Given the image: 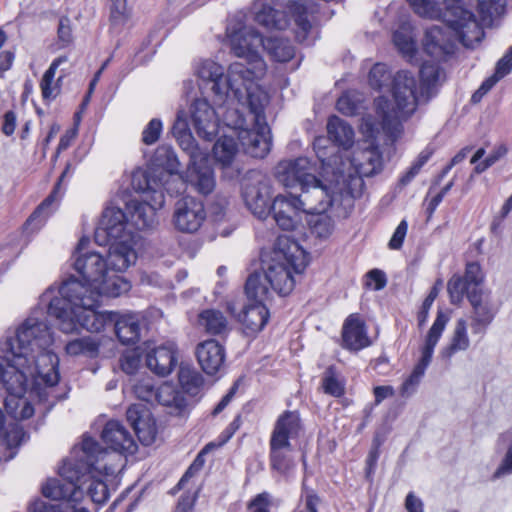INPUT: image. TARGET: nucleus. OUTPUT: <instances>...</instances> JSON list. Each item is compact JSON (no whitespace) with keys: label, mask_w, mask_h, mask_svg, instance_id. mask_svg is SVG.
Instances as JSON below:
<instances>
[{"label":"nucleus","mask_w":512,"mask_h":512,"mask_svg":"<svg viewBox=\"0 0 512 512\" xmlns=\"http://www.w3.org/2000/svg\"><path fill=\"white\" fill-rule=\"evenodd\" d=\"M322 388L326 394L334 397H340L344 394V385L336 377L335 369L333 367L327 368L324 372Z\"/></svg>","instance_id":"50"},{"label":"nucleus","mask_w":512,"mask_h":512,"mask_svg":"<svg viewBox=\"0 0 512 512\" xmlns=\"http://www.w3.org/2000/svg\"><path fill=\"white\" fill-rule=\"evenodd\" d=\"M65 350L68 355H85L94 357L99 350V343L93 337H82L67 343Z\"/></svg>","instance_id":"47"},{"label":"nucleus","mask_w":512,"mask_h":512,"mask_svg":"<svg viewBox=\"0 0 512 512\" xmlns=\"http://www.w3.org/2000/svg\"><path fill=\"white\" fill-rule=\"evenodd\" d=\"M327 134L336 145L348 149L354 143V130L350 124L338 116H331L327 122Z\"/></svg>","instance_id":"36"},{"label":"nucleus","mask_w":512,"mask_h":512,"mask_svg":"<svg viewBox=\"0 0 512 512\" xmlns=\"http://www.w3.org/2000/svg\"><path fill=\"white\" fill-rule=\"evenodd\" d=\"M392 78L391 72L385 64H375L369 73V84L374 89L386 86Z\"/></svg>","instance_id":"53"},{"label":"nucleus","mask_w":512,"mask_h":512,"mask_svg":"<svg viewBox=\"0 0 512 512\" xmlns=\"http://www.w3.org/2000/svg\"><path fill=\"white\" fill-rule=\"evenodd\" d=\"M153 161L156 166L163 168L170 175L177 173L180 167L178 158L169 145L159 146L155 151Z\"/></svg>","instance_id":"46"},{"label":"nucleus","mask_w":512,"mask_h":512,"mask_svg":"<svg viewBox=\"0 0 512 512\" xmlns=\"http://www.w3.org/2000/svg\"><path fill=\"white\" fill-rule=\"evenodd\" d=\"M415 13L423 17L434 18L440 16L432 0H407Z\"/></svg>","instance_id":"56"},{"label":"nucleus","mask_w":512,"mask_h":512,"mask_svg":"<svg viewBox=\"0 0 512 512\" xmlns=\"http://www.w3.org/2000/svg\"><path fill=\"white\" fill-rule=\"evenodd\" d=\"M213 157L222 168L230 167L238 153V144L233 135H224L213 146Z\"/></svg>","instance_id":"40"},{"label":"nucleus","mask_w":512,"mask_h":512,"mask_svg":"<svg viewBox=\"0 0 512 512\" xmlns=\"http://www.w3.org/2000/svg\"><path fill=\"white\" fill-rule=\"evenodd\" d=\"M469 302L473 308L472 330L474 334L484 333L493 321L497 309L494 307L490 295L482 289L469 293Z\"/></svg>","instance_id":"21"},{"label":"nucleus","mask_w":512,"mask_h":512,"mask_svg":"<svg viewBox=\"0 0 512 512\" xmlns=\"http://www.w3.org/2000/svg\"><path fill=\"white\" fill-rule=\"evenodd\" d=\"M269 494H258L248 505V512H270Z\"/></svg>","instance_id":"64"},{"label":"nucleus","mask_w":512,"mask_h":512,"mask_svg":"<svg viewBox=\"0 0 512 512\" xmlns=\"http://www.w3.org/2000/svg\"><path fill=\"white\" fill-rule=\"evenodd\" d=\"M206 218L204 204L194 197L186 196L175 203L173 213L174 227L184 233H194Z\"/></svg>","instance_id":"16"},{"label":"nucleus","mask_w":512,"mask_h":512,"mask_svg":"<svg viewBox=\"0 0 512 512\" xmlns=\"http://www.w3.org/2000/svg\"><path fill=\"white\" fill-rule=\"evenodd\" d=\"M441 76V70L438 65L425 63L420 69V78L422 82V89L427 92L435 86Z\"/></svg>","instance_id":"54"},{"label":"nucleus","mask_w":512,"mask_h":512,"mask_svg":"<svg viewBox=\"0 0 512 512\" xmlns=\"http://www.w3.org/2000/svg\"><path fill=\"white\" fill-rule=\"evenodd\" d=\"M512 474V443L508 447L500 465L493 474L494 478H501L502 476Z\"/></svg>","instance_id":"63"},{"label":"nucleus","mask_w":512,"mask_h":512,"mask_svg":"<svg viewBox=\"0 0 512 512\" xmlns=\"http://www.w3.org/2000/svg\"><path fill=\"white\" fill-rule=\"evenodd\" d=\"M245 292L249 301L265 303L272 296L269 283L264 280V272L251 274L245 285Z\"/></svg>","instance_id":"41"},{"label":"nucleus","mask_w":512,"mask_h":512,"mask_svg":"<svg viewBox=\"0 0 512 512\" xmlns=\"http://www.w3.org/2000/svg\"><path fill=\"white\" fill-rule=\"evenodd\" d=\"M186 178L188 184L202 195L210 194L216 185L214 171L208 157L189 163Z\"/></svg>","instance_id":"25"},{"label":"nucleus","mask_w":512,"mask_h":512,"mask_svg":"<svg viewBox=\"0 0 512 512\" xmlns=\"http://www.w3.org/2000/svg\"><path fill=\"white\" fill-rule=\"evenodd\" d=\"M483 281V274L481 267L476 262H470L466 265L464 276L453 275L447 283V290L450 297V302L459 305L464 296L472 291H479V287Z\"/></svg>","instance_id":"20"},{"label":"nucleus","mask_w":512,"mask_h":512,"mask_svg":"<svg viewBox=\"0 0 512 512\" xmlns=\"http://www.w3.org/2000/svg\"><path fill=\"white\" fill-rule=\"evenodd\" d=\"M300 191L297 197L306 214L325 213L340 198L339 193L322 184L317 177Z\"/></svg>","instance_id":"17"},{"label":"nucleus","mask_w":512,"mask_h":512,"mask_svg":"<svg viewBox=\"0 0 512 512\" xmlns=\"http://www.w3.org/2000/svg\"><path fill=\"white\" fill-rule=\"evenodd\" d=\"M57 34L62 47H66L72 42L71 21L68 17L60 18Z\"/></svg>","instance_id":"61"},{"label":"nucleus","mask_w":512,"mask_h":512,"mask_svg":"<svg viewBox=\"0 0 512 512\" xmlns=\"http://www.w3.org/2000/svg\"><path fill=\"white\" fill-rule=\"evenodd\" d=\"M179 382L188 393H196L203 384V377L195 369L189 366H181L179 370Z\"/></svg>","instance_id":"48"},{"label":"nucleus","mask_w":512,"mask_h":512,"mask_svg":"<svg viewBox=\"0 0 512 512\" xmlns=\"http://www.w3.org/2000/svg\"><path fill=\"white\" fill-rule=\"evenodd\" d=\"M470 346V339L467 332V322L460 318L456 321L450 342L441 350V356L450 359L454 354L466 351Z\"/></svg>","instance_id":"38"},{"label":"nucleus","mask_w":512,"mask_h":512,"mask_svg":"<svg viewBox=\"0 0 512 512\" xmlns=\"http://www.w3.org/2000/svg\"><path fill=\"white\" fill-rule=\"evenodd\" d=\"M113 324L116 335L123 344H134L139 340L141 327L137 315L127 314L118 318L115 316Z\"/></svg>","instance_id":"37"},{"label":"nucleus","mask_w":512,"mask_h":512,"mask_svg":"<svg viewBox=\"0 0 512 512\" xmlns=\"http://www.w3.org/2000/svg\"><path fill=\"white\" fill-rule=\"evenodd\" d=\"M178 362L177 348L174 343H167L150 349L146 354L147 367L158 376H167Z\"/></svg>","instance_id":"24"},{"label":"nucleus","mask_w":512,"mask_h":512,"mask_svg":"<svg viewBox=\"0 0 512 512\" xmlns=\"http://www.w3.org/2000/svg\"><path fill=\"white\" fill-rule=\"evenodd\" d=\"M343 347L351 351H359L371 345L364 321L357 315L351 314L342 328Z\"/></svg>","instance_id":"26"},{"label":"nucleus","mask_w":512,"mask_h":512,"mask_svg":"<svg viewBox=\"0 0 512 512\" xmlns=\"http://www.w3.org/2000/svg\"><path fill=\"white\" fill-rule=\"evenodd\" d=\"M24 436L22 427L17 423L10 424L8 429L4 428V414L0 410V447L16 448L21 444Z\"/></svg>","instance_id":"45"},{"label":"nucleus","mask_w":512,"mask_h":512,"mask_svg":"<svg viewBox=\"0 0 512 512\" xmlns=\"http://www.w3.org/2000/svg\"><path fill=\"white\" fill-rule=\"evenodd\" d=\"M302 430L300 415L297 411H285L277 419L271 439L281 443H291Z\"/></svg>","instance_id":"28"},{"label":"nucleus","mask_w":512,"mask_h":512,"mask_svg":"<svg viewBox=\"0 0 512 512\" xmlns=\"http://www.w3.org/2000/svg\"><path fill=\"white\" fill-rule=\"evenodd\" d=\"M95 308L96 307L85 308L83 311H80V313H76L72 316V318L77 319L73 332L78 331L79 328H84L90 332H100L107 325L113 324L115 320V314L113 312L97 311Z\"/></svg>","instance_id":"29"},{"label":"nucleus","mask_w":512,"mask_h":512,"mask_svg":"<svg viewBox=\"0 0 512 512\" xmlns=\"http://www.w3.org/2000/svg\"><path fill=\"white\" fill-rule=\"evenodd\" d=\"M67 60L68 58L66 56H60L54 59L49 68L45 71L40 82L41 93L44 100H52L57 96L58 85L54 84V77L57 68L62 63L67 62Z\"/></svg>","instance_id":"44"},{"label":"nucleus","mask_w":512,"mask_h":512,"mask_svg":"<svg viewBox=\"0 0 512 512\" xmlns=\"http://www.w3.org/2000/svg\"><path fill=\"white\" fill-rule=\"evenodd\" d=\"M230 28H234L235 30H238L239 34H241V36H243V38L241 39V45L244 47L245 46L248 47V45L252 43V38H254V36H257L260 39V43H259V45L252 47L251 54L252 53L256 54V56L263 59L260 56L258 49L260 47H263L264 39H263L262 35L254 27L245 25L242 22V16H239L238 19L230 21L226 28V33H227V38L229 40V44L231 45V36H230L231 31H229Z\"/></svg>","instance_id":"42"},{"label":"nucleus","mask_w":512,"mask_h":512,"mask_svg":"<svg viewBox=\"0 0 512 512\" xmlns=\"http://www.w3.org/2000/svg\"><path fill=\"white\" fill-rule=\"evenodd\" d=\"M309 220L312 234L319 238H327L333 231L332 219L324 213H315Z\"/></svg>","instance_id":"49"},{"label":"nucleus","mask_w":512,"mask_h":512,"mask_svg":"<svg viewBox=\"0 0 512 512\" xmlns=\"http://www.w3.org/2000/svg\"><path fill=\"white\" fill-rule=\"evenodd\" d=\"M61 479H49L42 486V494L46 498L60 501L67 500L78 502L81 500V491L77 486L80 480L78 464L72 459L63 462L59 468Z\"/></svg>","instance_id":"12"},{"label":"nucleus","mask_w":512,"mask_h":512,"mask_svg":"<svg viewBox=\"0 0 512 512\" xmlns=\"http://www.w3.org/2000/svg\"><path fill=\"white\" fill-rule=\"evenodd\" d=\"M130 214V224L139 230L152 229L158 221L156 208L147 202L132 200L127 206Z\"/></svg>","instance_id":"34"},{"label":"nucleus","mask_w":512,"mask_h":512,"mask_svg":"<svg viewBox=\"0 0 512 512\" xmlns=\"http://www.w3.org/2000/svg\"><path fill=\"white\" fill-rule=\"evenodd\" d=\"M292 444L270 440V465L272 470L288 477L295 467Z\"/></svg>","instance_id":"32"},{"label":"nucleus","mask_w":512,"mask_h":512,"mask_svg":"<svg viewBox=\"0 0 512 512\" xmlns=\"http://www.w3.org/2000/svg\"><path fill=\"white\" fill-rule=\"evenodd\" d=\"M307 266V256L299 244L287 236L277 239L271 260L264 270V280L272 292L286 296L295 286L294 273H302Z\"/></svg>","instance_id":"7"},{"label":"nucleus","mask_w":512,"mask_h":512,"mask_svg":"<svg viewBox=\"0 0 512 512\" xmlns=\"http://www.w3.org/2000/svg\"><path fill=\"white\" fill-rule=\"evenodd\" d=\"M242 197L246 207L259 219L270 214V180L259 172H250L242 183Z\"/></svg>","instance_id":"13"},{"label":"nucleus","mask_w":512,"mask_h":512,"mask_svg":"<svg viewBox=\"0 0 512 512\" xmlns=\"http://www.w3.org/2000/svg\"><path fill=\"white\" fill-rule=\"evenodd\" d=\"M134 393L139 399L151 402L155 400L156 390L150 379H144L134 385Z\"/></svg>","instance_id":"58"},{"label":"nucleus","mask_w":512,"mask_h":512,"mask_svg":"<svg viewBox=\"0 0 512 512\" xmlns=\"http://www.w3.org/2000/svg\"><path fill=\"white\" fill-rule=\"evenodd\" d=\"M146 412L147 411L143 405L133 404L127 409L126 416L139 440L144 445H150L155 440L156 430L154 426L148 424L144 419Z\"/></svg>","instance_id":"33"},{"label":"nucleus","mask_w":512,"mask_h":512,"mask_svg":"<svg viewBox=\"0 0 512 512\" xmlns=\"http://www.w3.org/2000/svg\"><path fill=\"white\" fill-rule=\"evenodd\" d=\"M199 326L211 335H223L228 332V319L217 309L203 310L198 317Z\"/></svg>","instance_id":"39"},{"label":"nucleus","mask_w":512,"mask_h":512,"mask_svg":"<svg viewBox=\"0 0 512 512\" xmlns=\"http://www.w3.org/2000/svg\"><path fill=\"white\" fill-rule=\"evenodd\" d=\"M269 312L265 303L253 302L246 305L240 315V321L247 335L252 336L260 332L266 325Z\"/></svg>","instance_id":"30"},{"label":"nucleus","mask_w":512,"mask_h":512,"mask_svg":"<svg viewBox=\"0 0 512 512\" xmlns=\"http://www.w3.org/2000/svg\"><path fill=\"white\" fill-rule=\"evenodd\" d=\"M263 48L270 57L278 62H287L294 57L295 49L287 39L267 38L264 40Z\"/></svg>","instance_id":"43"},{"label":"nucleus","mask_w":512,"mask_h":512,"mask_svg":"<svg viewBox=\"0 0 512 512\" xmlns=\"http://www.w3.org/2000/svg\"><path fill=\"white\" fill-rule=\"evenodd\" d=\"M162 122L159 119H152L142 132V141L146 145L156 143L162 133Z\"/></svg>","instance_id":"57"},{"label":"nucleus","mask_w":512,"mask_h":512,"mask_svg":"<svg viewBox=\"0 0 512 512\" xmlns=\"http://www.w3.org/2000/svg\"><path fill=\"white\" fill-rule=\"evenodd\" d=\"M101 438L110 449L120 454H133L137 450L133 435L118 420H110L106 423Z\"/></svg>","instance_id":"22"},{"label":"nucleus","mask_w":512,"mask_h":512,"mask_svg":"<svg viewBox=\"0 0 512 512\" xmlns=\"http://www.w3.org/2000/svg\"><path fill=\"white\" fill-rule=\"evenodd\" d=\"M191 124L196 134L206 141H212L218 133L219 118L207 99L197 98L190 105Z\"/></svg>","instance_id":"18"},{"label":"nucleus","mask_w":512,"mask_h":512,"mask_svg":"<svg viewBox=\"0 0 512 512\" xmlns=\"http://www.w3.org/2000/svg\"><path fill=\"white\" fill-rule=\"evenodd\" d=\"M53 334L45 320L28 317L0 342V383L9 396L5 409L15 420L29 419L35 409L23 397L29 383L40 379L48 387L59 381L57 355L51 350Z\"/></svg>","instance_id":"1"},{"label":"nucleus","mask_w":512,"mask_h":512,"mask_svg":"<svg viewBox=\"0 0 512 512\" xmlns=\"http://www.w3.org/2000/svg\"><path fill=\"white\" fill-rule=\"evenodd\" d=\"M393 41L399 50L404 54H410L414 50L412 37L405 32L396 31L393 34Z\"/></svg>","instance_id":"62"},{"label":"nucleus","mask_w":512,"mask_h":512,"mask_svg":"<svg viewBox=\"0 0 512 512\" xmlns=\"http://www.w3.org/2000/svg\"><path fill=\"white\" fill-rule=\"evenodd\" d=\"M88 239L82 238L74 257V268L83 277L85 282L91 283L96 289H100L103 295L119 297L127 293L131 284L124 277L111 273L107 260L98 252L84 251Z\"/></svg>","instance_id":"9"},{"label":"nucleus","mask_w":512,"mask_h":512,"mask_svg":"<svg viewBox=\"0 0 512 512\" xmlns=\"http://www.w3.org/2000/svg\"><path fill=\"white\" fill-rule=\"evenodd\" d=\"M448 322V317L443 312H438L437 317L429 329L423 346L420 349L421 356L415 364L410 375L404 380L400 387L402 397H410L414 394L431 363L434 348L437 345Z\"/></svg>","instance_id":"11"},{"label":"nucleus","mask_w":512,"mask_h":512,"mask_svg":"<svg viewBox=\"0 0 512 512\" xmlns=\"http://www.w3.org/2000/svg\"><path fill=\"white\" fill-rule=\"evenodd\" d=\"M268 102V94L256 87L248 90L244 103L222 112L224 124L234 131L245 152L255 158H264L271 148L270 129L264 117Z\"/></svg>","instance_id":"3"},{"label":"nucleus","mask_w":512,"mask_h":512,"mask_svg":"<svg viewBox=\"0 0 512 512\" xmlns=\"http://www.w3.org/2000/svg\"><path fill=\"white\" fill-rule=\"evenodd\" d=\"M252 13L254 21L268 30H285L293 20L297 40H308L312 25L299 0H255Z\"/></svg>","instance_id":"8"},{"label":"nucleus","mask_w":512,"mask_h":512,"mask_svg":"<svg viewBox=\"0 0 512 512\" xmlns=\"http://www.w3.org/2000/svg\"><path fill=\"white\" fill-rule=\"evenodd\" d=\"M441 17L445 26H432L426 30L423 47L427 54L436 60H446L456 48L455 39L466 47L479 43L483 30L475 16L464 9L461 0H444Z\"/></svg>","instance_id":"4"},{"label":"nucleus","mask_w":512,"mask_h":512,"mask_svg":"<svg viewBox=\"0 0 512 512\" xmlns=\"http://www.w3.org/2000/svg\"><path fill=\"white\" fill-rule=\"evenodd\" d=\"M297 195H277L271 204L270 213L276 224L283 230H294L302 221L305 213Z\"/></svg>","instance_id":"19"},{"label":"nucleus","mask_w":512,"mask_h":512,"mask_svg":"<svg viewBox=\"0 0 512 512\" xmlns=\"http://www.w3.org/2000/svg\"><path fill=\"white\" fill-rule=\"evenodd\" d=\"M326 139L324 137L316 138L314 141V150L316 152L318 160L321 162L322 169L325 173L327 172L328 168H332L333 171H337L338 173H343L344 171L338 167H334L337 164V157L336 156H327V153L325 151V143Z\"/></svg>","instance_id":"51"},{"label":"nucleus","mask_w":512,"mask_h":512,"mask_svg":"<svg viewBox=\"0 0 512 512\" xmlns=\"http://www.w3.org/2000/svg\"><path fill=\"white\" fill-rule=\"evenodd\" d=\"M111 21L113 24H122L126 21L127 8L126 0H111Z\"/></svg>","instance_id":"59"},{"label":"nucleus","mask_w":512,"mask_h":512,"mask_svg":"<svg viewBox=\"0 0 512 512\" xmlns=\"http://www.w3.org/2000/svg\"><path fill=\"white\" fill-rule=\"evenodd\" d=\"M175 138L177 139L178 144L183 149V151H185L189 155V163L207 157L206 153L201 151L200 148L198 147L191 132L187 134H182Z\"/></svg>","instance_id":"52"},{"label":"nucleus","mask_w":512,"mask_h":512,"mask_svg":"<svg viewBox=\"0 0 512 512\" xmlns=\"http://www.w3.org/2000/svg\"><path fill=\"white\" fill-rule=\"evenodd\" d=\"M81 450L83 455L80 457L84 463L78 465L80 471V480L77 486L81 491V498L84 493L95 503H104L109 496L107 485L104 481L92 476L93 471L104 473L107 476L114 475L116 468L102 462L108 456V452L92 438L86 437L82 441Z\"/></svg>","instance_id":"10"},{"label":"nucleus","mask_w":512,"mask_h":512,"mask_svg":"<svg viewBox=\"0 0 512 512\" xmlns=\"http://www.w3.org/2000/svg\"><path fill=\"white\" fill-rule=\"evenodd\" d=\"M125 212L116 206H107L95 229V241L106 245L110 240L135 238Z\"/></svg>","instance_id":"14"},{"label":"nucleus","mask_w":512,"mask_h":512,"mask_svg":"<svg viewBox=\"0 0 512 512\" xmlns=\"http://www.w3.org/2000/svg\"><path fill=\"white\" fill-rule=\"evenodd\" d=\"M107 262L111 273L125 271L133 265L137 259L134 249L135 238L110 240Z\"/></svg>","instance_id":"23"},{"label":"nucleus","mask_w":512,"mask_h":512,"mask_svg":"<svg viewBox=\"0 0 512 512\" xmlns=\"http://www.w3.org/2000/svg\"><path fill=\"white\" fill-rule=\"evenodd\" d=\"M101 295L100 289L91 283H83L71 276L59 287H48L41 295L40 303L47 307L48 315L57 320L62 332L73 333L77 319L72 316L85 308L96 307Z\"/></svg>","instance_id":"6"},{"label":"nucleus","mask_w":512,"mask_h":512,"mask_svg":"<svg viewBox=\"0 0 512 512\" xmlns=\"http://www.w3.org/2000/svg\"><path fill=\"white\" fill-rule=\"evenodd\" d=\"M155 400L173 415H181L186 407L185 397L170 383H164L156 389Z\"/></svg>","instance_id":"35"},{"label":"nucleus","mask_w":512,"mask_h":512,"mask_svg":"<svg viewBox=\"0 0 512 512\" xmlns=\"http://www.w3.org/2000/svg\"><path fill=\"white\" fill-rule=\"evenodd\" d=\"M31 512H88L85 508H75L68 503L50 504L37 500L31 505Z\"/></svg>","instance_id":"55"},{"label":"nucleus","mask_w":512,"mask_h":512,"mask_svg":"<svg viewBox=\"0 0 512 512\" xmlns=\"http://www.w3.org/2000/svg\"><path fill=\"white\" fill-rule=\"evenodd\" d=\"M338 111L344 115L352 116L358 112V103L348 93L343 94L337 101Z\"/></svg>","instance_id":"60"},{"label":"nucleus","mask_w":512,"mask_h":512,"mask_svg":"<svg viewBox=\"0 0 512 512\" xmlns=\"http://www.w3.org/2000/svg\"><path fill=\"white\" fill-rule=\"evenodd\" d=\"M392 93L395 106L385 97L375 100V109L379 123L371 119H364L363 126L369 137L382 128L384 133L392 140H396L402 132V121L411 116L419 104L417 81L408 71H399L393 77Z\"/></svg>","instance_id":"5"},{"label":"nucleus","mask_w":512,"mask_h":512,"mask_svg":"<svg viewBox=\"0 0 512 512\" xmlns=\"http://www.w3.org/2000/svg\"><path fill=\"white\" fill-rule=\"evenodd\" d=\"M316 164L307 157L280 161L275 167V177L286 188L306 187L314 182Z\"/></svg>","instance_id":"15"},{"label":"nucleus","mask_w":512,"mask_h":512,"mask_svg":"<svg viewBox=\"0 0 512 512\" xmlns=\"http://www.w3.org/2000/svg\"><path fill=\"white\" fill-rule=\"evenodd\" d=\"M229 31H231V51L235 56L244 58L246 63L230 64L226 77H224V68L210 59L201 61L196 68L200 87L209 88L214 94L215 103L225 110L244 103L248 90L260 87L256 81L266 73L265 61L256 54H251L252 47L259 45L260 39L254 36L247 48L241 45L243 36L238 30L230 28Z\"/></svg>","instance_id":"2"},{"label":"nucleus","mask_w":512,"mask_h":512,"mask_svg":"<svg viewBox=\"0 0 512 512\" xmlns=\"http://www.w3.org/2000/svg\"><path fill=\"white\" fill-rule=\"evenodd\" d=\"M350 164L360 177H370L381 170L382 160L377 149L368 148L354 152Z\"/></svg>","instance_id":"31"},{"label":"nucleus","mask_w":512,"mask_h":512,"mask_svg":"<svg viewBox=\"0 0 512 512\" xmlns=\"http://www.w3.org/2000/svg\"><path fill=\"white\" fill-rule=\"evenodd\" d=\"M196 355L203 371L208 375H213L224 364L225 349L218 341L209 339L198 344Z\"/></svg>","instance_id":"27"}]
</instances>
